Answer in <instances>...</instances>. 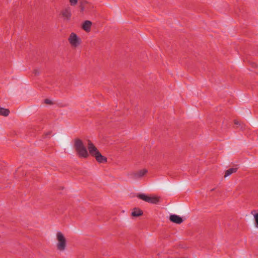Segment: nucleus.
<instances>
[{"label":"nucleus","instance_id":"obj_1","mask_svg":"<svg viewBox=\"0 0 258 258\" xmlns=\"http://www.w3.org/2000/svg\"><path fill=\"white\" fill-rule=\"evenodd\" d=\"M74 148L77 156L81 158H87L89 153L83 141L80 139L74 140Z\"/></svg>","mask_w":258,"mask_h":258},{"label":"nucleus","instance_id":"obj_2","mask_svg":"<svg viewBox=\"0 0 258 258\" xmlns=\"http://www.w3.org/2000/svg\"><path fill=\"white\" fill-rule=\"evenodd\" d=\"M56 238L57 243L56 247L57 250L59 251H64L67 246V240L63 234L60 231L56 233Z\"/></svg>","mask_w":258,"mask_h":258},{"label":"nucleus","instance_id":"obj_3","mask_svg":"<svg viewBox=\"0 0 258 258\" xmlns=\"http://www.w3.org/2000/svg\"><path fill=\"white\" fill-rule=\"evenodd\" d=\"M139 199L149 203L157 204L159 202V198L158 197H149L144 194H140L137 196Z\"/></svg>","mask_w":258,"mask_h":258},{"label":"nucleus","instance_id":"obj_4","mask_svg":"<svg viewBox=\"0 0 258 258\" xmlns=\"http://www.w3.org/2000/svg\"><path fill=\"white\" fill-rule=\"evenodd\" d=\"M68 41L71 46L74 47H78L81 42V39L74 32L71 33L68 38Z\"/></svg>","mask_w":258,"mask_h":258},{"label":"nucleus","instance_id":"obj_5","mask_svg":"<svg viewBox=\"0 0 258 258\" xmlns=\"http://www.w3.org/2000/svg\"><path fill=\"white\" fill-rule=\"evenodd\" d=\"M147 172L148 170L146 169H143L132 173L131 176L134 179H138L143 177Z\"/></svg>","mask_w":258,"mask_h":258},{"label":"nucleus","instance_id":"obj_6","mask_svg":"<svg viewBox=\"0 0 258 258\" xmlns=\"http://www.w3.org/2000/svg\"><path fill=\"white\" fill-rule=\"evenodd\" d=\"M61 15L64 20L69 21L72 16L71 9L70 7H68L61 11Z\"/></svg>","mask_w":258,"mask_h":258},{"label":"nucleus","instance_id":"obj_7","mask_svg":"<svg viewBox=\"0 0 258 258\" xmlns=\"http://www.w3.org/2000/svg\"><path fill=\"white\" fill-rule=\"evenodd\" d=\"M88 149L89 153L92 156L96 154V152H99L97 148L90 140H88Z\"/></svg>","mask_w":258,"mask_h":258},{"label":"nucleus","instance_id":"obj_8","mask_svg":"<svg viewBox=\"0 0 258 258\" xmlns=\"http://www.w3.org/2000/svg\"><path fill=\"white\" fill-rule=\"evenodd\" d=\"M170 220L174 223L176 224H181L183 222V219L179 216L177 215H171L169 217Z\"/></svg>","mask_w":258,"mask_h":258},{"label":"nucleus","instance_id":"obj_9","mask_svg":"<svg viewBox=\"0 0 258 258\" xmlns=\"http://www.w3.org/2000/svg\"><path fill=\"white\" fill-rule=\"evenodd\" d=\"M99 163H105L107 161V158L102 156L99 152H96V154L93 156Z\"/></svg>","mask_w":258,"mask_h":258},{"label":"nucleus","instance_id":"obj_10","mask_svg":"<svg viewBox=\"0 0 258 258\" xmlns=\"http://www.w3.org/2000/svg\"><path fill=\"white\" fill-rule=\"evenodd\" d=\"M92 22L89 20L85 21L82 25V29L87 32L90 31Z\"/></svg>","mask_w":258,"mask_h":258},{"label":"nucleus","instance_id":"obj_11","mask_svg":"<svg viewBox=\"0 0 258 258\" xmlns=\"http://www.w3.org/2000/svg\"><path fill=\"white\" fill-rule=\"evenodd\" d=\"M143 214V211L139 208H135L132 212V215L134 217H139Z\"/></svg>","mask_w":258,"mask_h":258},{"label":"nucleus","instance_id":"obj_12","mask_svg":"<svg viewBox=\"0 0 258 258\" xmlns=\"http://www.w3.org/2000/svg\"><path fill=\"white\" fill-rule=\"evenodd\" d=\"M237 168H231L228 169V170H226L224 177H226L229 175H230L233 173H235L237 171Z\"/></svg>","mask_w":258,"mask_h":258},{"label":"nucleus","instance_id":"obj_13","mask_svg":"<svg viewBox=\"0 0 258 258\" xmlns=\"http://www.w3.org/2000/svg\"><path fill=\"white\" fill-rule=\"evenodd\" d=\"M10 114V110L8 109L0 107V115L7 116Z\"/></svg>","mask_w":258,"mask_h":258},{"label":"nucleus","instance_id":"obj_14","mask_svg":"<svg viewBox=\"0 0 258 258\" xmlns=\"http://www.w3.org/2000/svg\"><path fill=\"white\" fill-rule=\"evenodd\" d=\"M255 226L258 228V213L254 215Z\"/></svg>","mask_w":258,"mask_h":258},{"label":"nucleus","instance_id":"obj_15","mask_svg":"<svg viewBox=\"0 0 258 258\" xmlns=\"http://www.w3.org/2000/svg\"><path fill=\"white\" fill-rule=\"evenodd\" d=\"M69 2L71 6H74L77 5L78 0H69Z\"/></svg>","mask_w":258,"mask_h":258},{"label":"nucleus","instance_id":"obj_16","mask_svg":"<svg viewBox=\"0 0 258 258\" xmlns=\"http://www.w3.org/2000/svg\"><path fill=\"white\" fill-rule=\"evenodd\" d=\"M44 103L45 104H49V105H51L53 104L51 100L48 99H45L44 100Z\"/></svg>","mask_w":258,"mask_h":258},{"label":"nucleus","instance_id":"obj_17","mask_svg":"<svg viewBox=\"0 0 258 258\" xmlns=\"http://www.w3.org/2000/svg\"><path fill=\"white\" fill-rule=\"evenodd\" d=\"M80 8L81 9V12H83L84 10V6H83V4L82 3L80 4Z\"/></svg>","mask_w":258,"mask_h":258},{"label":"nucleus","instance_id":"obj_18","mask_svg":"<svg viewBox=\"0 0 258 258\" xmlns=\"http://www.w3.org/2000/svg\"><path fill=\"white\" fill-rule=\"evenodd\" d=\"M234 123L235 124H236V125L240 124V122L237 120H234Z\"/></svg>","mask_w":258,"mask_h":258},{"label":"nucleus","instance_id":"obj_19","mask_svg":"<svg viewBox=\"0 0 258 258\" xmlns=\"http://www.w3.org/2000/svg\"><path fill=\"white\" fill-rule=\"evenodd\" d=\"M51 134V132H49L48 133H47L46 134H45V136L46 137H47L48 135H50Z\"/></svg>","mask_w":258,"mask_h":258},{"label":"nucleus","instance_id":"obj_20","mask_svg":"<svg viewBox=\"0 0 258 258\" xmlns=\"http://www.w3.org/2000/svg\"><path fill=\"white\" fill-rule=\"evenodd\" d=\"M35 75H37L38 74V72L36 70L35 71Z\"/></svg>","mask_w":258,"mask_h":258}]
</instances>
